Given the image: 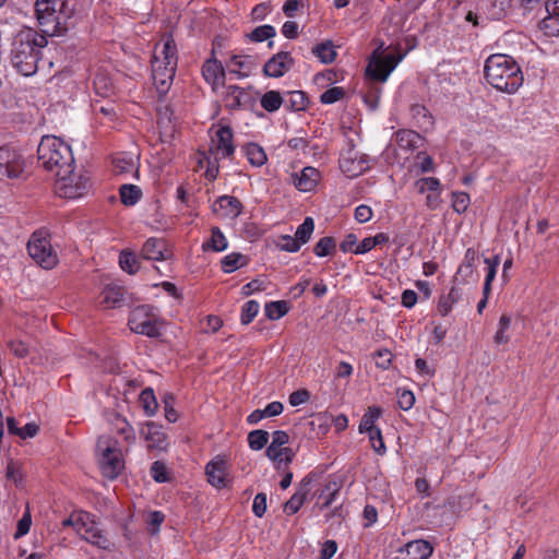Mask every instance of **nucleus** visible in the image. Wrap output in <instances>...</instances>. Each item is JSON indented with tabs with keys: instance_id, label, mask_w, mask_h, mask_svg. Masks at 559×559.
<instances>
[{
	"instance_id": "nucleus-1",
	"label": "nucleus",
	"mask_w": 559,
	"mask_h": 559,
	"mask_svg": "<svg viewBox=\"0 0 559 559\" xmlns=\"http://www.w3.org/2000/svg\"><path fill=\"white\" fill-rule=\"evenodd\" d=\"M48 40L33 28H26L15 36L12 49V64L23 75L28 76L37 71L40 52Z\"/></svg>"
},
{
	"instance_id": "nucleus-2",
	"label": "nucleus",
	"mask_w": 559,
	"mask_h": 559,
	"mask_svg": "<svg viewBox=\"0 0 559 559\" xmlns=\"http://www.w3.org/2000/svg\"><path fill=\"white\" fill-rule=\"evenodd\" d=\"M484 71L487 82L497 91L513 94L523 84L521 68L510 56L491 55L486 60Z\"/></svg>"
},
{
	"instance_id": "nucleus-3",
	"label": "nucleus",
	"mask_w": 559,
	"mask_h": 559,
	"mask_svg": "<svg viewBox=\"0 0 559 559\" xmlns=\"http://www.w3.org/2000/svg\"><path fill=\"white\" fill-rule=\"evenodd\" d=\"M35 15L41 35L62 36L70 28L73 10L67 0H36Z\"/></svg>"
},
{
	"instance_id": "nucleus-4",
	"label": "nucleus",
	"mask_w": 559,
	"mask_h": 559,
	"mask_svg": "<svg viewBox=\"0 0 559 559\" xmlns=\"http://www.w3.org/2000/svg\"><path fill=\"white\" fill-rule=\"evenodd\" d=\"M178 63L177 47L171 36L163 38L162 46L155 48L152 60V76L159 93L168 91Z\"/></svg>"
},
{
	"instance_id": "nucleus-5",
	"label": "nucleus",
	"mask_w": 559,
	"mask_h": 559,
	"mask_svg": "<svg viewBox=\"0 0 559 559\" xmlns=\"http://www.w3.org/2000/svg\"><path fill=\"white\" fill-rule=\"evenodd\" d=\"M37 156L40 165L56 174L69 173L74 165V156L69 142H38Z\"/></svg>"
},
{
	"instance_id": "nucleus-6",
	"label": "nucleus",
	"mask_w": 559,
	"mask_h": 559,
	"mask_svg": "<svg viewBox=\"0 0 559 559\" xmlns=\"http://www.w3.org/2000/svg\"><path fill=\"white\" fill-rule=\"evenodd\" d=\"M96 448L100 455L102 474L109 479L117 478L124 468V460L118 441L112 437L102 436L97 440Z\"/></svg>"
},
{
	"instance_id": "nucleus-7",
	"label": "nucleus",
	"mask_w": 559,
	"mask_h": 559,
	"mask_svg": "<svg viewBox=\"0 0 559 559\" xmlns=\"http://www.w3.org/2000/svg\"><path fill=\"white\" fill-rule=\"evenodd\" d=\"M53 185L55 193L64 199H79L84 197L91 188V178L84 171L61 170L57 173Z\"/></svg>"
},
{
	"instance_id": "nucleus-8",
	"label": "nucleus",
	"mask_w": 559,
	"mask_h": 559,
	"mask_svg": "<svg viewBox=\"0 0 559 559\" xmlns=\"http://www.w3.org/2000/svg\"><path fill=\"white\" fill-rule=\"evenodd\" d=\"M128 325L132 332L151 338L160 335L158 310L151 305L135 307L130 312Z\"/></svg>"
},
{
	"instance_id": "nucleus-9",
	"label": "nucleus",
	"mask_w": 559,
	"mask_h": 559,
	"mask_svg": "<svg viewBox=\"0 0 559 559\" xmlns=\"http://www.w3.org/2000/svg\"><path fill=\"white\" fill-rule=\"evenodd\" d=\"M29 257L43 269L52 270L59 262L58 254L52 248L49 235L44 230H36L27 242Z\"/></svg>"
},
{
	"instance_id": "nucleus-10",
	"label": "nucleus",
	"mask_w": 559,
	"mask_h": 559,
	"mask_svg": "<svg viewBox=\"0 0 559 559\" xmlns=\"http://www.w3.org/2000/svg\"><path fill=\"white\" fill-rule=\"evenodd\" d=\"M26 163L21 153L9 145L0 146V180L24 179Z\"/></svg>"
},
{
	"instance_id": "nucleus-11",
	"label": "nucleus",
	"mask_w": 559,
	"mask_h": 559,
	"mask_svg": "<svg viewBox=\"0 0 559 559\" xmlns=\"http://www.w3.org/2000/svg\"><path fill=\"white\" fill-rule=\"evenodd\" d=\"M403 53L382 55L379 49L373 51L366 69V74L379 82H385L390 73L403 60Z\"/></svg>"
},
{
	"instance_id": "nucleus-12",
	"label": "nucleus",
	"mask_w": 559,
	"mask_h": 559,
	"mask_svg": "<svg viewBox=\"0 0 559 559\" xmlns=\"http://www.w3.org/2000/svg\"><path fill=\"white\" fill-rule=\"evenodd\" d=\"M414 188L419 194H426L425 205L429 210H437L441 204L442 183L437 177H420L414 181Z\"/></svg>"
},
{
	"instance_id": "nucleus-13",
	"label": "nucleus",
	"mask_w": 559,
	"mask_h": 559,
	"mask_svg": "<svg viewBox=\"0 0 559 559\" xmlns=\"http://www.w3.org/2000/svg\"><path fill=\"white\" fill-rule=\"evenodd\" d=\"M205 474L209 483L217 489L226 488L230 484L228 461L224 456L212 459L205 466Z\"/></svg>"
},
{
	"instance_id": "nucleus-14",
	"label": "nucleus",
	"mask_w": 559,
	"mask_h": 559,
	"mask_svg": "<svg viewBox=\"0 0 559 559\" xmlns=\"http://www.w3.org/2000/svg\"><path fill=\"white\" fill-rule=\"evenodd\" d=\"M140 255L147 261H166L171 259L174 253L165 238L150 237L143 243Z\"/></svg>"
},
{
	"instance_id": "nucleus-15",
	"label": "nucleus",
	"mask_w": 559,
	"mask_h": 559,
	"mask_svg": "<svg viewBox=\"0 0 559 559\" xmlns=\"http://www.w3.org/2000/svg\"><path fill=\"white\" fill-rule=\"evenodd\" d=\"M313 483V475L307 474L299 483L296 492L284 504V512L288 515L297 513L306 502Z\"/></svg>"
},
{
	"instance_id": "nucleus-16",
	"label": "nucleus",
	"mask_w": 559,
	"mask_h": 559,
	"mask_svg": "<svg viewBox=\"0 0 559 559\" xmlns=\"http://www.w3.org/2000/svg\"><path fill=\"white\" fill-rule=\"evenodd\" d=\"M148 450L165 451L168 447L167 435L163 430V426L147 421L141 429Z\"/></svg>"
},
{
	"instance_id": "nucleus-17",
	"label": "nucleus",
	"mask_w": 559,
	"mask_h": 559,
	"mask_svg": "<svg viewBox=\"0 0 559 559\" xmlns=\"http://www.w3.org/2000/svg\"><path fill=\"white\" fill-rule=\"evenodd\" d=\"M202 76L212 86L214 92L224 86L225 69L221 61L214 57V50L212 51V57L202 66Z\"/></svg>"
},
{
	"instance_id": "nucleus-18",
	"label": "nucleus",
	"mask_w": 559,
	"mask_h": 559,
	"mask_svg": "<svg viewBox=\"0 0 559 559\" xmlns=\"http://www.w3.org/2000/svg\"><path fill=\"white\" fill-rule=\"evenodd\" d=\"M294 63L289 52L281 51L267 60L263 67V73L270 78H281L292 69Z\"/></svg>"
},
{
	"instance_id": "nucleus-19",
	"label": "nucleus",
	"mask_w": 559,
	"mask_h": 559,
	"mask_svg": "<svg viewBox=\"0 0 559 559\" xmlns=\"http://www.w3.org/2000/svg\"><path fill=\"white\" fill-rule=\"evenodd\" d=\"M433 552L432 545L424 539H416L400 548L395 559H429Z\"/></svg>"
},
{
	"instance_id": "nucleus-20",
	"label": "nucleus",
	"mask_w": 559,
	"mask_h": 559,
	"mask_svg": "<svg viewBox=\"0 0 559 559\" xmlns=\"http://www.w3.org/2000/svg\"><path fill=\"white\" fill-rule=\"evenodd\" d=\"M241 202L233 195H222L213 204V212L228 218L238 217L242 213Z\"/></svg>"
},
{
	"instance_id": "nucleus-21",
	"label": "nucleus",
	"mask_w": 559,
	"mask_h": 559,
	"mask_svg": "<svg viewBox=\"0 0 559 559\" xmlns=\"http://www.w3.org/2000/svg\"><path fill=\"white\" fill-rule=\"evenodd\" d=\"M108 420L112 431L120 436L128 444L135 442V431L126 417L118 413H110Z\"/></svg>"
},
{
	"instance_id": "nucleus-22",
	"label": "nucleus",
	"mask_w": 559,
	"mask_h": 559,
	"mask_svg": "<svg viewBox=\"0 0 559 559\" xmlns=\"http://www.w3.org/2000/svg\"><path fill=\"white\" fill-rule=\"evenodd\" d=\"M463 298V290L456 285H453L447 294H441L437 305V311L441 317H447Z\"/></svg>"
},
{
	"instance_id": "nucleus-23",
	"label": "nucleus",
	"mask_w": 559,
	"mask_h": 559,
	"mask_svg": "<svg viewBox=\"0 0 559 559\" xmlns=\"http://www.w3.org/2000/svg\"><path fill=\"white\" fill-rule=\"evenodd\" d=\"M124 289L115 284H110L104 287L99 295V304L105 308L111 309L120 307L123 302Z\"/></svg>"
},
{
	"instance_id": "nucleus-24",
	"label": "nucleus",
	"mask_w": 559,
	"mask_h": 559,
	"mask_svg": "<svg viewBox=\"0 0 559 559\" xmlns=\"http://www.w3.org/2000/svg\"><path fill=\"white\" fill-rule=\"evenodd\" d=\"M319 173L313 167H305L299 175L295 177V187L302 192H309L317 186Z\"/></svg>"
},
{
	"instance_id": "nucleus-25",
	"label": "nucleus",
	"mask_w": 559,
	"mask_h": 559,
	"mask_svg": "<svg viewBox=\"0 0 559 559\" xmlns=\"http://www.w3.org/2000/svg\"><path fill=\"white\" fill-rule=\"evenodd\" d=\"M250 263V258L240 252H230L221 260V269L224 273L229 274Z\"/></svg>"
},
{
	"instance_id": "nucleus-26",
	"label": "nucleus",
	"mask_w": 559,
	"mask_h": 559,
	"mask_svg": "<svg viewBox=\"0 0 559 559\" xmlns=\"http://www.w3.org/2000/svg\"><path fill=\"white\" fill-rule=\"evenodd\" d=\"M93 516L88 512L80 511L72 513L68 519L62 522V525L71 526L74 531L82 536L85 533V530H88L91 526V522L93 521Z\"/></svg>"
},
{
	"instance_id": "nucleus-27",
	"label": "nucleus",
	"mask_w": 559,
	"mask_h": 559,
	"mask_svg": "<svg viewBox=\"0 0 559 559\" xmlns=\"http://www.w3.org/2000/svg\"><path fill=\"white\" fill-rule=\"evenodd\" d=\"M248 93L245 88L237 85H229L226 87L224 102L229 109H238L247 102Z\"/></svg>"
},
{
	"instance_id": "nucleus-28",
	"label": "nucleus",
	"mask_w": 559,
	"mask_h": 559,
	"mask_svg": "<svg viewBox=\"0 0 559 559\" xmlns=\"http://www.w3.org/2000/svg\"><path fill=\"white\" fill-rule=\"evenodd\" d=\"M242 153L247 157L248 162L254 167L263 166L266 160V153L258 142H247L242 146Z\"/></svg>"
},
{
	"instance_id": "nucleus-29",
	"label": "nucleus",
	"mask_w": 559,
	"mask_h": 559,
	"mask_svg": "<svg viewBox=\"0 0 559 559\" xmlns=\"http://www.w3.org/2000/svg\"><path fill=\"white\" fill-rule=\"evenodd\" d=\"M81 537L87 543L97 546L98 548L109 549L110 547L109 539L104 535L103 531L99 528L94 519L91 522L88 530H85V533Z\"/></svg>"
},
{
	"instance_id": "nucleus-30",
	"label": "nucleus",
	"mask_w": 559,
	"mask_h": 559,
	"mask_svg": "<svg viewBox=\"0 0 559 559\" xmlns=\"http://www.w3.org/2000/svg\"><path fill=\"white\" fill-rule=\"evenodd\" d=\"M381 416L382 409L380 407L369 406L359 423V433H372L373 430L380 429L376 426V423Z\"/></svg>"
},
{
	"instance_id": "nucleus-31",
	"label": "nucleus",
	"mask_w": 559,
	"mask_h": 559,
	"mask_svg": "<svg viewBox=\"0 0 559 559\" xmlns=\"http://www.w3.org/2000/svg\"><path fill=\"white\" fill-rule=\"evenodd\" d=\"M253 61L248 56L234 55L230 58L229 72L236 74L237 78H247L253 70Z\"/></svg>"
},
{
	"instance_id": "nucleus-32",
	"label": "nucleus",
	"mask_w": 559,
	"mask_h": 559,
	"mask_svg": "<svg viewBox=\"0 0 559 559\" xmlns=\"http://www.w3.org/2000/svg\"><path fill=\"white\" fill-rule=\"evenodd\" d=\"M202 248L204 251L223 252L228 248V240L221 228L215 226L212 227L211 237L207 241L203 242Z\"/></svg>"
},
{
	"instance_id": "nucleus-33",
	"label": "nucleus",
	"mask_w": 559,
	"mask_h": 559,
	"mask_svg": "<svg viewBox=\"0 0 559 559\" xmlns=\"http://www.w3.org/2000/svg\"><path fill=\"white\" fill-rule=\"evenodd\" d=\"M411 114L416 123L423 131H428L433 126V118L429 110L420 104H415L411 107Z\"/></svg>"
},
{
	"instance_id": "nucleus-34",
	"label": "nucleus",
	"mask_w": 559,
	"mask_h": 559,
	"mask_svg": "<svg viewBox=\"0 0 559 559\" xmlns=\"http://www.w3.org/2000/svg\"><path fill=\"white\" fill-rule=\"evenodd\" d=\"M414 167L417 174H431L437 169L435 159L426 152H418L415 155Z\"/></svg>"
},
{
	"instance_id": "nucleus-35",
	"label": "nucleus",
	"mask_w": 559,
	"mask_h": 559,
	"mask_svg": "<svg viewBox=\"0 0 559 559\" xmlns=\"http://www.w3.org/2000/svg\"><path fill=\"white\" fill-rule=\"evenodd\" d=\"M119 194L122 204L132 206L140 201L142 191L135 185H122L119 189Z\"/></svg>"
},
{
	"instance_id": "nucleus-36",
	"label": "nucleus",
	"mask_w": 559,
	"mask_h": 559,
	"mask_svg": "<svg viewBox=\"0 0 559 559\" xmlns=\"http://www.w3.org/2000/svg\"><path fill=\"white\" fill-rule=\"evenodd\" d=\"M119 265L124 272L135 274L140 269V261L132 251L122 250L119 254Z\"/></svg>"
},
{
	"instance_id": "nucleus-37",
	"label": "nucleus",
	"mask_w": 559,
	"mask_h": 559,
	"mask_svg": "<svg viewBox=\"0 0 559 559\" xmlns=\"http://www.w3.org/2000/svg\"><path fill=\"white\" fill-rule=\"evenodd\" d=\"M264 311L267 319L278 320L289 311L288 302L285 300L270 301L265 305Z\"/></svg>"
},
{
	"instance_id": "nucleus-38",
	"label": "nucleus",
	"mask_w": 559,
	"mask_h": 559,
	"mask_svg": "<svg viewBox=\"0 0 559 559\" xmlns=\"http://www.w3.org/2000/svg\"><path fill=\"white\" fill-rule=\"evenodd\" d=\"M270 435L266 430L257 429L248 433V445L253 451L262 450L269 442Z\"/></svg>"
},
{
	"instance_id": "nucleus-39",
	"label": "nucleus",
	"mask_w": 559,
	"mask_h": 559,
	"mask_svg": "<svg viewBox=\"0 0 559 559\" xmlns=\"http://www.w3.org/2000/svg\"><path fill=\"white\" fill-rule=\"evenodd\" d=\"M477 258L478 253L474 248L466 249L463 262L457 269L456 275L462 274L464 277L471 276L474 272L475 261Z\"/></svg>"
},
{
	"instance_id": "nucleus-40",
	"label": "nucleus",
	"mask_w": 559,
	"mask_h": 559,
	"mask_svg": "<svg viewBox=\"0 0 559 559\" xmlns=\"http://www.w3.org/2000/svg\"><path fill=\"white\" fill-rule=\"evenodd\" d=\"M283 98L280 92L269 91L261 98V107L269 112H273L280 109L283 104Z\"/></svg>"
},
{
	"instance_id": "nucleus-41",
	"label": "nucleus",
	"mask_w": 559,
	"mask_h": 559,
	"mask_svg": "<svg viewBox=\"0 0 559 559\" xmlns=\"http://www.w3.org/2000/svg\"><path fill=\"white\" fill-rule=\"evenodd\" d=\"M335 249V239L331 236H326L319 239V241L313 247V253L319 258H323L333 254Z\"/></svg>"
},
{
	"instance_id": "nucleus-42",
	"label": "nucleus",
	"mask_w": 559,
	"mask_h": 559,
	"mask_svg": "<svg viewBox=\"0 0 559 559\" xmlns=\"http://www.w3.org/2000/svg\"><path fill=\"white\" fill-rule=\"evenodd\" d=\"M309 100L306 94L301 91H292L288 93V98L285 100V105L295 111L306 109Z\"/></svg>"
},
{
	"instance_id": "nucleus-43",
	"label": "nucleus",
	"mask_w": 559,
	"mask_h": 559,
	"mask_svg": "<svg viewBox=\"0 0 559 559\" xmlns=\"http://www.w3.org/2000/svg\"><path fill=\"white\" fill-rule=\"evenodd\" d=\"M511 325V318L508 314H502L498 322V329L493 336L496 345L507 344L510 341V336L507 334Z\"/></svg>"
},
{
	"instance_id": "nucleus-44",
	"label": "nucleus",
	"mask_w": 559,
	"mask_h": 559,
	"mask_svg": "<svg viewBox=\"0 0 559 559\" xmlns=\"http://www.w3.org/2000/svg\"><path fill=\"white\" fill-rule=\"evenodd\" d=\"M314 230V221L312 217H306L304 222L297 227L295 238L301 243H307Z\"/></svg>"
},
{
	"instance_id": "nucleus-45",
	"label": "nucleus",
	"mask_w": 559,
	"mask_h": 559,
	"mask_svg": "<svg viewBox=\"0 0 559 559\" xmlns=\"http://www.w3.org/2000/svg\"><path fill=\"white\" fill-rule=\"evenodd\" d=\"M140 401L147 416H153L156 413L158 404L153 389H144L140 394Z\"/></svg>"
},
{
	"instance_id": "nucleus-46",
	"label": "nucleus",
	"mask_w": 559,
	"mask_h": 559,
	"mask_svg": "<svg viewBox=\"0 0 559 559\" xmlns=\"http://www.w3.org/2000/svg\"><path fill=\"white\" fill-rule=\"evenodd\" d=\"M32 514L28 503L22 514V518L16 523V531L13 535L14 539H20L29 533L32 526Z\"/></svg>"
},
{
	"instance_id": "nucleus-47",
	"label": "nucleus",
	"mask_w": 559,
	"mask_h": 559,
	"mask_svg": "<svg viewBox=\"0 0 559 559\" xmlns=\"http://www.w3.org/2000/svg\"><path fill=\"white\" fill-rule=\"evenodd\" d=\"M312 52L320 59L323 63H331L335 60L336 52L331 43H322L313 47Z\"/></svg>"
},
{
	"instance_id": "nucleus-48",
	"label": "nucleus",
	"mask_w": 559,
	"mask_h": 559,
	"mask_svg": "<svg viewBox=\"0 0 559 559\" xmlns=\"http://www.w3.org/2000/svg\"><path fill=\"white\" fill-rule=\"evenodd\" d=\"M5 476L9 481H12L16 487L21 486L24 480V472L19 462L10 461L5 468Z\"/></svg>"
},
{
	"instance_id": "nucleus-49",
	"label": "nucleus",
	"mask_w": 559,
	"mask_h": 559,
	"mask_svg": "<svg viewBox=\"0 0 559 559\" xmlns=\"http://www.w3.org/2000/svg\"><path fill=\"white\" fill-rule=\"evenodd\" d=\"M260 310V304L257 300H249L241 307L240 320L241 323L247 325L251 323Z\"/></svg>"
},
{
	"instance_id": "nucleus-50",
	"label": "nucleus",
	"mask_w": 559,
	"mask_h": 559,
	"mask_svg": "<svg viewBox=\"0 0 559 559\" xmlns=\"http://www.w3.org/2000/svg\"><path fill=\"white\" fill-rule=\"evenodd\" d=\"M198 154L201 156L199 159L200 167H203V160L207 162L206 177L209 179H215L218 174L217 157L215 156L214 159L212 160V154L201 148L198 150Z\"/></svg>"
},
{
	"instance_id": "nucleus-51",
	"label": "nucleus",
	"mask_w": 559,
	"mask_h": 559,
	"mask_svg": "<svg viewBox=\"0 0 559 559\" xmlns=\"http://www.w3.org/2000/svg\"><path fill=\"white\" fill-rule=\"evenodd\" d=\"M471 204L469 194L462 191L452 192V209L454 212L465 213Z\"/></svg>"
},
{
	"instance_id": "nucleus-52",
	"label": "nucleus",
	"mask_w": 559,
	"mask_h": 559,
	"mask_svg": "<svg viewBox=\"0 0 559 559\" xmlns=\"http://www.w3.org/2000/svg\"><path fill=\"white\" fill-rule=\"evenodd\" d=\"M374 364L382 370H388L393 360V354L388 348H380L373 354Z\"/></svg>"
},
{
	"instance_id": "nucleus-53",
	"label": "nucleus",
	"mask_w": 559,
	"mask_h": 559,
	"mask_svg": "<svg viewBox=\"0 0 559 559\" xmlns=\"http://www.w3.org/2000/svg\"><path fill=\"white\" fill-rule=\"evenodd\" d=\"M275 34V28L272 25H261L251 32L250 39L252 41L261 43L274 37Z\"/></svg>"
},
{
	"instance_id": "nucleus-54",
	"label": "nucleus",
	"mask_w": 559,
	"mask_h": 559,
	"mask_svg": "<svg viewBox=\"0 0 559 559\" xmlns=\"http://www.w3.org/2000/svg\"><path fill=\"white\" fill-rule=\"evenodd\" d=\"M150 475L156 483H166L169 480L167 467L165 463L155 461L150 468Z\"/></svg>"
},
{
	"instance_id": "nucleus-55",
	"label": "nucleus",
	"mask_w": 559,
	"mask_h": 559,
	"mask_svg": "<svg viewBox=\"0 0 559 559\" xmlns=\"http://www.w3.org/2000/svg\"><path fill=\"white\" fill-rule=\"evenodd\" d=\"M540 29L548 36L559 35V17L545 16L540 22Z\"/></svg>"
},
{
	"instance_id": "nucleus-56",
	"label": "nucleus",
	"mask_w": 559,
	"mask_h": 559,
	"mask_svg": "<svg viewBox=\"0 0 559 559\" xmlns=\"http://www.w3.org/2000/svg\"><path fill=\"white\" fill-rule=\"evenodd\" d=\"M368 436L373 451L379 455L385 454L386 447L382 437L381 429L373 430L372 433H368Z\"/></svg>"
},
{
	"instance_id": "nucleus-57",
	"label": "nucleus",
	"mask_w": 559,
	"mask_h": 559,
	"mask_svg": "<svg viewBox=\"0 0 559 559\" xmlns=\"http://www.w3.org/2000/svg\"><path fill=\"white\" fill-rule=\"evenodd\" d=\"M338 492V488L336 487V484L329 483L325 485V487L322 489L319 499L322 501V508H328L332 504V502L335 500V497Z\"/></svg>"
},
{
	"instance_id": "nucleus-58",
	"label": "nucleus",
	"mask_w": 559,
	"mask_h": 559,
	"mask_svg": "<svg viewBox=\"0 0 559 559\" xmlns=\"http://www.w3.org/2000/svg\"><path fill=\"white\" fill-rule=\"evenodd\" d=\"M277 247L282 250V251H286V252H297L299 251L300 247H301V243L293 236H289V235H283L281 238H280V241L277 243Z\"/></svg>"
},
{
	"instance_id": "nucleus-59",
	"label": "nucleus",
	"mask_w": 559,
	"mask_h": 559,
	"mask_svg": "<svg viewBox=\"0 0 559 559\" xmlns=\"http://www.w3.org/2000/svg\"><path fill=\"white\" fill-rule=\"evenodd\" d=\"M10 352L17 358H24L28 355V344L22 340H11L8 342Z\"/></svg>"
},
{
	"instance_id": "nucleus-60",
	"label": "nucleus",
	"mask_w": 559,
	"mask_h": 559,
	"mask_svg": "<svg viewBox=\"0 0 559 559\" xmlns=\"http://www.w3.org/2000/svg\"><path fill=\"white\" fill-rule=\"evenodd\" d=\"M397 404L403 411L411 409L415 404V395L409 390H397Z\"/></svg>"
},
{
	"instance_id": "nucleus-61",
	"label": "nucleus",
	"mask_w": 559,
	"mask_h": 559,
	"mask_svg": "<svg viewBox=\"0 0 559 559\" xmlns=\"http://www.w3.org/2000/svg\"><path fill=\"white\" fill-rule=\"evenodd\" d=\"M212 140H231L233 130L228 126L215 124L210 129Z\"/></svg>"
},
{
	"instance_id": "nucleus-62",
	"label": "nucleus",
	"mask_w": 559,
	"mask_h": 559,
	"mask_svg": "<svg viewBox=\"0 0 559 559\" xmlns=\"http://www.w3.org/2000/svg\"><path fill=\"white\" fill-rule=\"evenodd\" d=\"M485 263L487 264V274L485 277V282L492 284L497 275L498 266L500 264V255L496 254L492 258H486Z\"/></svg>"
},
{
	"instance_id": "nucleus-63",
	"label": "nucleus",
	"mask_w": 559,
	"mask_h": 559,
	"mask_svg": "<svg viewBox=\"0 0 559 559\" xmlns=\"http://www.w3.org/2000/svg\"><path fill=\"white\" fill-rule=\"evenodd\" d=\"M344 90L342 87H332L326 90L320 97L323 104H333L344 96Z\"/></svg>"
},
{
	"instance_id": "nucleus-64",
	"label": "nucleus",
	"mask_w": 559,
	"mask_h": 559,
	"mask_svg": "<svg viewBox=\"0 0 559 559\" xmlns=\"http://www.w3.org/2000/svg\"><path fill=\"white\" fill-rule=\"evenodd\" d=\"M266 493L259 492L254 499L252 504V512L255 516L262 518L266 512Z\"/></svg>"
}]
</instances>
